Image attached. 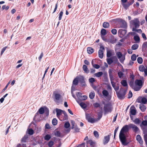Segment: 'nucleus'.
<instances>
[{"label":"nucleus","mask_w":147,"mask_h":147,"mask_svg":"<svg viewBox=\"0 0 147 147\" xmlns=\"http://www.w3.org/2000/svg\"><path fill=\"white\" fill-rule=\"evenodd\" d=\"M86 118L88 122L91 123H93L97 122L96 119L92 117L88 114L86 115Z\"/></svg>","instance_id":"20e7f679"},{"label":"nucleus","mask_w":147,"mask_h":147,"mask_svg":"<svg viewBox=\"0 0 147 147\" xmlns=\"http://www.w3.org/2000/svg\"><path fill=\"white\" fill-rule=\"evenodd\" d=\"M142 87L140 86H139L137 85H136V84L134 85V86L132 88L134 90L136 91H139Z\"/></svg>","instance_id":"bb28decb"},{"label":"nucleus","mask_w":147,"mask_h":147,"mask_svg":"<svg viewBox=\"0 0 147 147\" xmlns=\"http://www.w3.org/2000/svg\"><path fill=\"white\" fill-rule=\"evenodd\" d=\"M94 136L96 138H98L99 137V134L98 132L97 131H94Z\"/></svg>","instance_id":"bf43d9fd"},{"label":"nucleus","mask_w":147,"mask_h":147,"mask_svg":"<svg viewBox=\"0 0 147 147\" xmlns=\"http://www.w3.org/2000/svg\"><path fill=\"white\" fill-rule=\"evenodd\" d=\"M121 83L123 86L126 87L127 86V81L125 80H122L121 82Z\"/></svg>","instance_id":"72a5a7b5"},{"label":"nucleus","mask_w":147,"mask_h":147,"mask_svg":"<svg viewBox=\"0 0 147 147\" xmlns=\"http://www.w3.org/2000/svg\"><path fill=\"white\" fill-rule=\"evenodd\" d=\"M128 126L129 128H132L134 132L135 133L138 131L139 130V129L138 127L134 124H129L128 125Z\"/></svg>","instance_id":"1a4fd4ad"},{"label":"nucleus","mask_w":147,"mask_h":147,"mask_svg":"<svg viewBox=\"0 0 147 147\" xmlns=\"http://www.w3.org/2000/svg\"><path fill=\"white\" fill-rule=\"evenodd\" d=\"M63 14V12L62 11L60 12L59 14V20H60L61 19Z\"/></svg>","instance_id":"603ef678"},{"label":"nucleus","mask_w":147,"mask_h":147,"mask_svg":"<svg viewBox=\"0 0 147 147\" xmlns=\"http://www.w3.org/2000/svg\"><path fill=\"white\" fill-rule=\"evenodd\" d=\"M55 98L54 99V101L56 102L57 104L59 105V100L61 98V96L60 94L58 93H55L54 94Z\"/></svg>","instance_id":"423d86ee"},{"label":"nucleus","mask_w":147,"mask_h":147,"mask_svg":"<svg viewBox=\"0 0 147 147\" xmlns=\"http://www.w3.org/2000/svg\"><path fill=\"white\" fill-rule=\"evenodd\" d=\"M134 2V0H130L129 1H128L127 3L130 6L132 5Z\"/></svg>","instance_id":"680f3d73"},{"label":"nucleus","mask_w":147,"mask_h":147,"mask_svg":"<svg viewBox=\"0 0 147 147\" xmlns=\"http://www.w3.org/2000/svg\"><path fill=\"white\" fill-rule=\"evenodd\" d=\"M139 108L142 112H144L146 109L145 105L141 104L140 105Z\"/></svg>","instance_id":"b1692460"},{"label":"nucleus","mask_w":147,"mask_h":147,"mask_svg":"<svg viewBox=\"0 0 147 147\" xmlns=\"http://www.w3.org/2000/svg\"><path fill=\"white\" fill-rule=\"evenodd\" d=\"M133 24L135 26L136 28H137L139 27L140 25L139 21L138 20H134L133 22Z\"/></svg>","instance_id":"6ab92c4d"},{"label":"nucleus","mask_w":147,"mask_h":147,"mask_svg":"<svg viewBox=\"0 0 147 147\" xmlns=\"http://www.w3.org/2000/svg\"><path fill=\"white\" fill-rule=\"evenodd\" d=\"M52 123L54 125H57V119L55 118L53 119L52 121Z\"/></svg>","instance_id":"a18cd8bd"},{"label":"nucleus","mask_w":147,"mask_h":147,"mask_svg":"<svg viewBox=\"0 0 147 147\" xmlns=\"http://www.w3.org/2000/svg\"><path fill=\"white\" fill-rule=\"evenodd\" d=\"M133 122L136 124H139L141 122V120L139 118H136L133 120Z\"/></svg>","instance_id":"7c9ffc66"},{"label":"nucleus","mask_w":147,"mask_h":147,"mask_svg":"<svg viewBox=\"0 0 147 147\" xmlns=\"http://www.w3.org/2000/svg\"><path fill=\"white\" fill-rule=\"evenodd\" d=\"M142 103L144 104H146L147 102V100L146 98L143 97L141 99V100Z\"/></svg>","instance_id":"79ce46f5"},{"label":"nucleus","mask_w":147,"mask_h":147,"mask_svg":"<svg viewBox=\"0 0 147 147\" xmlns=\"http://www.w3.org/2000/svg\"><path fill=\"white\" fill-rule=\"evenodd\" d=\"M136 139L138 142L140 144H142L143 143V141L142 140V138L139 135H138L136 136Z\"/></svg>","instance_id":"4be33fe9"},{"label":"nucleus","mask_w":147,"mask_h":147,"mask_svg":"<svg viewBox=\"0 0 147 147\" xmlns=\"http://www.w3.org/2000/svg\"><path fill=\"white\" fill-rule=\"evenodd\" d=\"M102 93L103 95L106 96H107L109 94V92L106 90H104L102 92Z\"/></svg>","instance_id":"ea45409f"},{"label":"nucleus","mask_w":147,"mask_h":147,"mask_svg":"<svg viewBox=\"0 0 147 147\" xmlns=\"http://www.w3.org/2000/svg\"><path fill=\"white\" fill-rule=\"evenodd\" d=\"M54 142L52 141H50L48 143V146L49 147H51L54 144Z\"/></svg>","instance_id":"864d4df0"},{"label":"nucleus","mask_w":147,"mask_h":147,"mask_svg":"<svg viewBox=\"0 0 147 147\" xmlns=\"http://www.w3.org/2000/svg\"><path fill=\"white\" fill-rule=\"evenodd\" d=\"M126 90L124 88H121L119 92H116L118 98L120 99H123L126 93Z\"/></svg>","instance_id":"f03ea898"},{"label":"nucleus","mask_w":147,"mask_h":147,"mask_svg":"<svg viewBox=\"0 0 147 147\" xmlns=\"http://www.w3.org/2000/svg\"><path fill=\"white\" fill-rule=\"evenodd\" d=\"M137 61L138 63L141 64L142 63L143 59L142 57H139L137 58Z\"/></svg>","instance_id":"58836bf2"},{"label":"nucleus","mask_w":147,"mask_h":147,"mask_svg":"<svg viewBox=\"0 0 147 147\" xmlns=\"http://www.w3.org/2000/svg\"><path fill=\"white\" fill-rule=\"evenodd\" d=\"M147 49V42H145L142 45V51H145Z\"/></svg>","instance_id":"a878e982"},{"label":"nucleus","mask_w":147,"mask_h":147,"mask_svg":"<svg viewBox=\"0 0 147 147\" xmlns=\"http://www.w3.org/2000/svg\"><path fill=\"white\" fill-rule=\"evenodd\" d=\"M100 33L101 35H105L107 33L106 30L104 28L102 29L101 30Z\"/></svg>","instance_id":"2f4dec72"},{"label":"nucleus","mask_w":147,"mask_h":147,"mask_svg":"<svg viewBox=\"0 0 147 147\" xmlns=\"http://www.w3.org/2000/svg\"><path fill=\"white\" fill-rule=\"evenodd\" d=\"M142 125L143 126H146L147 125V121L146 120L143 121L141 123V125Z\"/></svg>","instance_id":"6e6d98bb"},{"label":"nucleus","mask_w":147,"mask_h":147,"mask_svg":"<svg viewBox=\"0 0 147 147\" xmlns=\"http://www.w3.org/2000/svg\"><path fill=\"white\" fill-rule=\"evenodd\" d=\"M95 96V93L94 92H91L89 95V98L91 99L94 98Z\"/></svg>","instance_id":"e433bc0d"},{"label":"nucleus","mask_w":147,"mask_h":147,"mask_svg":"<svg viewBox=\"0 0 147 147\" xmlns=\"http://www.w3.org/2000/svg\"><path fill=\"white\" fill-rule=\"evenodd\" d=\"M63 114L64 115V117L65 118V119H63V120H65V119H67L68 118V116H67V115L66 113V112L65 111H63Z\"/></svg>","instance_id":"e2e57ef3"},{"label":"nucleus","mask_w":147,"mask_h":147,"mask_svg":"<svg viewBox=\"0 0 147 147\" xmlns=\"http://www.w3.org/2000/svg\"><path fill=\"white\" fill-rule=\"evenodd\" d=\"M70 126V124L69 122H66L64 124V127L66 128H68Z\"/></svg>","instance_id":"3c124183"},{"label":"nucleus","mask_w":147,"mask_h":147,"mask_svg":"<svg viewBox=\"0 0 147 147\" xmlns=\"http://www.w3.org/2000/svg\"><path fill=\"white\" fill-rule=\"evenodd\" d=\"M112 108L110 103H108L105 105L103 109L105 114L109 112L111 113V112Z\"/></svg>","instance_id":"7ed1b4c3"},{"label":"nucleus","mask_w":147,"mask_h":147,"mask_svg":"<svg viewBox=\"0 0 147 147\" xmlns=\"http://www.w3.org/2000/svg\"><path fill=\"white\" fill-rule=\"evenodd\" d=\"M56 111L57 113V117L59 118L60 115L61 114L62 112H63V111L61 109H56Z\"/></svg>","instance_id":"f3484780"},{"label":"nucleus","mask_w":147,"mask_h":147,"mask_svg":"<svg viewBox=\"0 0 147 147\" xmlns=\"http://www.w3.org/2000/svg\"><path fill=\"white\" fill-rule=\"evenodd\" d=\"M93 106L96 108L100 107V104L98 103H95L93 104Z\"/></svg>","instance_id":"8fccbe9b"},{"label":"nucleus","mask_w":147,"mask_h":147,"mask_svg":"<svg viewBox=\"0 0 147 147\" xmlns=\"http://www.w3.org/2000/svg\"><path fill=\"white\" fill-rule=\"evenodd\" d=\"M111 32L113 34L115 35L117 33V30L115 29H113L111 30Z\"/></svg>","instance_id":"13d9d810"},{"label":"nucleus","mask_w":147,"mask_h":147,"mask_svg":"<svg viewBox=\"0 0 147 147\" xmlns=\"http://www.w3.org/2000/svg\"><path fill=\"white\" fill-rule=\"evenodd\" d=\"M116 54L118 58L120 59V62L121 63L122 62H123L125 59V57H122L123 55L122 53L120 52H118L116 53Z\"/></svg>","instance_id":"9d476101"},{"label":"nucleus","mask_w":147,"mask_h":147,"mask_svg":"<svg viewBox=\"0 0 147 147\" xmlns=\"http://www.w3.org/2000/svg\"><path fill=\"white\" fill-rule=\"evenodd\" d=\"M122 5L124 8L126 9H127L129 6V5L127 3H123L122 4Z\"/></svg>","instance_id":"09e8293b"},{"label":"nucleus","mask_w":147,"mask_h":147,"mask_svg":"<svg viewBox=\"0 0 147 147\" xmlns=\"http://www.w3.org/2000/svg\"><path fill=\"white\" fill-rule=\"evenodd\" d=\"M144 82L141 80L137 79L135 82V84L138 86L142 87Z\"/></svg>","instance_id":"ddd939ff"},{"label":"nucleus","mask_w":147,"mask_h":147,"mask_svg":"<svg viewBox=\"0 0 147 147\" xmlns=\"http://www.w3.org/2000/svg\"><path fill=\"white\" fill-rule=\"evenodd\" d=\"M87 51L88 54H91L94 52V49L91 47H88L87 48Z\"/></svg>","instance_id":"5701e85b"},{"label":"nucleus","mask_w":147,"mask_h":147,"mask_svg":"<svg viewBox=\"0 0 147 147\" xmlns=\"http://www.w3.org/2000/svg\"><path fill=\"white\" fill-rule=\"evenodd\" d=\"M28 138V136L26 134L25 135L24 137L21 140V142L22 143L26 142Z\"/></svg>","instance_id":"aec40b11"},{"label":"nucleus","mask_w":147,"mask_h":147,"mask_svg":"<svg viewBox=\"0 0 147 147\" xmlns=\"http://www.w3.org/2000/svg\"><path fill=\"white\" fill-rule=\"evenodd\" d=\"M131 59L132 61H135L136 59V56L135 54H133L131 57Z\"/></svg>","instance_id":"de8ad7c7"},{"label":"nucleus","mask_w":147,"mask_h":147,"mask_svg":"<svg viewBox=\"0 0 147 147\" xmlns=\"http://www.w3.org/2000/svg\"><path fill=\"white\" fill-rule=\"evenodd\" d=\"M45 112V110L44 108L42 107H40L37 112L36 113L35 116H34L33 118L34 120L35 119H36V117L37 115H38L39 114H42Z\"/></svg>","instance_id":"6e6552de"},{"label":"nucleus","mask_w":147,"mask_h":147,"mask_svg":"<svg viewBox=\"0 0 147 147\" xmlns=\"http://www.w3.org/2000/svg\"><path fill=\"white\" fill-rule=\"evenodd\" d=\"M138 45L134 44L132 45L131 48L133 50H135L138 48Z\"/></svg>","instance_id":"c9c22d12"},{"label":"nucleus","mask_w":147,"mask_h":147,"mask_svg":"<svg viewBox=\"0 0 147 147\" xmlns=\"http://www.w3.org/2000/svg\"><path fill=\"white\" fill-rule=\"evenodd\" d=\"M110 139V138L109 135L105 136L103 140V143L104 144H105L107 143L109 141Z\"/></svg>","instance_id":"dca6fc26"},{"label":"nucleus","mask_w":147,"mask_h":147,"mask_svg":"<svg viewBox=\"0 0 147 147\" xmlns=\"http://www.w3.org/2000/svg\"><path fill=\"white\" fill-rule=\"evenodd\" d=\"M43 53L42 52L41 54L39 57H38V59L39 61L40 62L41 61V59L42 58V57L43 56Z\"/></svg>","instance_id":"0e129e2a"},{"label":"nucleus","mask_w":147,"mask_h":147,"mask_svg":"<svg viewBox=\"0 0 147 147\" xmlns=\"http://www.w3.org/2000/svg\"><path fill=\"white\" fill-rule=\"evenodd\" d=\"M98 118L96 119L97 121L99 120L102 118V112L100 111L98 113Z\"/></svg>","instance_id":"412c9836"},{"label":"nucleus","mask_w":147,"mask_h":147,"mask_svg":"<svg viewBox=\"0 0 147 147\" xmlns=\"http://www.w3.org/2000/svg\"><path fill=\"white\" fill-rule=\"evenodd\" d=\"M95 79L93 78H91L89 79V82L91 84H92L95 82Z\"/></svg>","instance_id":"a19ab883"},{"label":"nucleus","mask_w":147,"mask_h":147,"mask_svg":"<svg viewBox=\"0 0 147 147\" xmlns=\"http://www.w3.org/2000/svg\"><path fill=\"white\" fill-rule=\"evenodd\" d=\"M51 138V136L49 134L46 135L44 139L45 140L48 141Z\"/></svg>","instance_id":"c03bdc74"},{"label":"nucleus","mask_w":147,"mask_h":147,"mask_svg":"<svg viewBox=\"0 0 147 147\" xmlns=\"http://www.w3.org/2000/svg\"><path fill=\"white\" fill-rule=\"evenodd\" d=\"M119 84H117V86L114 88L115 90L116 91H118L119 89Z\"/></svg>","instance_id":"338daca9"},{"label":"nucleus","mask_w":147,"mask_h":147,"mask_svg":"<svg viewBox=\"0 0 147 147\" xmlns=\"http://www.w3.org/2000/svg\"><path fill=\"white\" fill-rule=\"evenodd\" d=\"M120 28L126 29L127 28V22L125 21H122L120 23Z\"/></svg>","instance_id":"f8f14e48"},{"label":"nucleus","mask_w":147,"mask_h":147,"mask_svg":"<svg viewBox=\"0 0 147 147\" xmlns=\"http://www.w3.org/2000/svg\"><path fill=\"white\" fill-rule=\"evenodd\" d=\"M118 76H119V78H121L122 77V76L123 75V73L121 71L118 72Z\"/></svg>","instance_id":"052dcab7"},{"label":"nucleus","mask_w":147,"mask_h":147,"mask_svg":"<svg viewBox=\"0 0 147 147\" xmlns=\"http://www.w3.org/2000/svg\"><path fill=\"white\" fill-rule=\"evenodd\" d=\"M103 74V73L102 71H100L94 74L97 77H100L102 76Z\"/></svg>","instance_id":"f704fd0d"},{"label":"nucleus","mask_w":147,"mask_h":147,"mask_svg":"<svg viewBox=\"0 0 147 147\" xmlns=\"http://www.w3.org/2000/svg\"><path fill=\"white\" fill-rule=\"evenodd\" d=\"M112 55V53L111 52L109 51H107V57H109L111 56Z\"/></svg>","instance_id":"5fc2aeb1"},{"label":"nucleus","mask_w":147,"mask_h":147,"mask_svg":"<svg viewBox=\"0 0 147 147\" xmlns=\"http://www.w3.org/2000/svg\"><path fill=\"white\" fill-rule=\"evenodd\" d=\"M80 106L84 109H86L87 107L86 105L84 102H81L79 103Z\"/></svg>","instance_id":"473e14b6"},{"label":"nucleus","mask_w":147,"mask_h":147,"mask_svg":"<svg viewBox=\"0 0 147 147\" xmlns=\"http://www.w3.org/2000/svg\"><path fill=\"white\" fill-rule=\"evenodd\" d=\"M105 50V49L103 46H100V49L98 51V57L101 59H102L103 57V51Z\"/></svg>","instance_id":"0eeeda50"},{"label":"nucleus","mask_w":147,"mask_h":147,"mask_svg":"<svg viewBox=\"0 0 147 147\" xmlns=\"http://www.w3.org/2000/svg\"><path fill=\"white\" fill-rule=\"evenodd\" d=\"M55 135L57 137H60L61 136L60 132L59 131H57L55 133Z\"/></svg>","instance_id":"4d7b16f0"},{"label":"nucleus","mask_w":147,"mask_h":147,"mask_svg":"<svg viewBox=\"0 0 147 147\" xmlns=\"http://www.w3.org/2000/svg\"><path fill=\"white\" fill-rule=\"evenodd\" d=\"M83 70L86 73L88 74L89 72V71L88 69V68L87 66L85 65H83L82 67Z\"/></svg>","instance_id":"cd10ccee"},{"label":"nucleus","mask_w":147,"mask_h":147,"mask_svg":"<svg viewBox=\"0 0 147 147\" xmlns=\"http://www.w3.org/2000/svg\"><path fill=\"white\" fill-rule=\"evenodd\" d=\"M127 32L125 29H119L118 32L119 36L121 38L125 36Z\"/></svg>","instance_id":"39448f33"},{"label":"nucleus","mask_w":147,"mask_h":147,"mask_svg":"<svg viewBox=\"0 0 147 147\" xmlns=\"http://www.w3.org/2000/svg\"><path fill=\"white\" fill-rule=\"evenodd\" d=\"M109 73L111 83V82H113V80H114V78L113 77V74L112 73V71L111 69H109Z\"/></svg>","instance_id":"4468645a"},{"label":"nucleus","mask_w":147,"mask_h":147,"mask_svg":"<svg viewBox=\"0 0 147 147\" xmlns=\"http://www.w3.org/2000/svg\"><path fill=\"white\" fill-rule=\"evenodd\" d=\"M78 83V78L76 77L74 79L73 81L71 87V89L74 90L75 89V86H74L77 85Z\"/></svg>","instance_id":"9b49d317"},{"label":"nucleus","mask_w":147,"mask_h":147,"mask_svg":"<svg viewBox=\"0 0 147 147\" xmlns=\"http://www.w3.org/2000/svg\"><path fill=\"white\" fill-rule=\"evenodd\" d=\"M134 39L136 42H139L140 41V38L138 36H135L134 37Z\"/></svg>","instance_id":"37998d69"},{"label":"nucleus","mask_w":147,"mask_h":147,"mask_svg":"<svg viewBox=\"0 0 147 147\" xmlns=\"http://www.w3.org/2000/svg\"><path fill=\"white\" fill-rule=\"evenodd\" d=\"M114 58H116L117 59V58L115 56H114L112 57V58H110L107 59V62L108 64L109 65H110L113 62V61L112 59H114Z\"/></svg>","instance_id":"a211bd4d"},{"label":"nucleus","mask_w":147,"mask_h":147,"mask_svg":"<svg viewBox=\"0 0 147 147\" xmlns=\"http://www.w3.org/2000/svg\"><path fill=\"white\" fill-rule=\"evenodd\" d=\"M110 24L108 22H105L103 24L102 26L105 28H108Z\"/></svg>","instance_id":"c85d7f7f"},{"label":"nucleus","mask_w":147,"mask_h":147,"mask_svg":"<svg viewBox=\"0 0 147 147\" xmlns=\"http://www.w3.org/2000/svg\"><path fill=\"white\" fill-rule=\"evenodd\" d=\"M139 70L142 72H143L145 69L144 66L143 65H140L139 67Z\"/></svg>","instance_id":"4c0bfd02"},{"label":"nucleus","mask_w":147,"mask_h":147,"mask_svg":"<svg viewBox=\"0 0 147 147\" xmlns=\"http://www.w3.org/2000/svg\"><path fill=\"white\" fill-rule=\"evenodd\" d=\"M133 94L132 92L131 91H129L128 94V98H129L131 97L132 96Z\"/></svg>","instance_id":"69168bd1"},{"label":"nucleus","mask_w":147,"mask_h":147,"mask_svg":"<svg viewBox=\"0 0 147 147\" xmlns=\"http://www.w3.org/2000/svg\"><path fill=\"white\" fill-rule=\"evenodd\" d=\"M28 134L30 135H32L34 133V131L32 129H28Z\"/></svg>","instance_id":"49530a36"},{"label":"nucleus","mask_w":147,"mask_h":147,"mask_svg":"<svg viewBox=\"0 0 147 147\" xmlns=\"http://www.w3.org/2000/svg\"><path fill=\"white\" fill-rule=\"evenodd\" d=\"M128 125H125L121 129L119 135V138L122 143L124 144L126 141V138L124 134V132H127L128 130Z\"/></svg>","instance_id":"f257e3e1"},{"label":"nucleus","mask_w":147,"mask_h":147,"mask_svg":"<svg viewBox=\"0 0 147 147\" xmlns=\"http://www.w3.org/2000/svg\"><path fill=\"white\" fill-rule=\"evenodd\" d=\"M87 143L88 144H90L92 147H94L95 146V143L91 140H89L87 141Z\"/></svg>","instance_id":"393cba45"},{"label":"nucleus","mask_w":147,"mask_h":147,"mask_svg":"<svg viewBox=\"0 0 147 147\" xmlns=\"http://www.w3.org/2000/svg\"><path fill=\"white\" fill-rule=\"evenodd\" d=\"M78 80L81 83H84V79L83 76H81L78 78Z\"/></svg>","instance_id":"c756f323"},{"label":"nucleus","mask_w":147,"mask_h":147,"mask_svg":"<svg viewBox=\"0 0 147 147\" xmlns=\"http://www.w3.org/2000/svg\"><path fill=\"white\" fill-rule=\"evenodd\" d=\"M96 69H98L100 68V66L98 64H95L94 66H93Z\"/></svg>","instance_id":"774afa93"},{"label":"nucleus","mask_w":147,"mask_h":147,"mask_svg":"<svg viewBox=\"0 0 147 147\" xmlns=\"http://www.w3.org/2000/svg\"><path fill=\"white\" fill-rule=\"evenodd\" d=\"M133 106H132L130 108V113L132 115H135L136 114V111L135 109V107L133 106V108L132 109Z\"/></svg>","instance_id":"2eb2a0df"}]
</instances>
